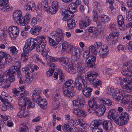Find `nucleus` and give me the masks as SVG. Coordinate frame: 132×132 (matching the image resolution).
Masks as SVG:
<instances>
[{
    "label": "nucleus",
    "instance_id": "obj_1",
    "mask_svg": "<svg viewBox=\"0 0 132 132\" xmlns=\"http://www.w3.org/2000/svg\"><path fill=\"white\" fill-rule=\"evenodd\" d=\"M6 72V75L9 77V80L10 82L14 81L15 77L16 76L20 84H22L24 83V80L21 75L20 67L16 65L12 66L9 69L7 70Z\"/></svg>",
    "mask_w": 132,
    "mask_h": 132
},
{
    "label": "nucleus",
    "instance_id": "obj_2",
    "mask_svg": "<svg viewBox=\"0 0 132 132\" xmlns=\"http://www.w3.org/2000/svg\"><path fill=\"white\" fill-rule=\"evenodd\" d=\"M87 108L89 113H91V110H93L98 116L103 115L106 110L104 105L102 104L99 106L97 105V102L93 98H92L88 101Z\"/></svg>",
    "mask_w": 132,
    "mask_h": 132
},
{
    "label": "nucleus",
    "instance_id": "obj_3",
    "mask_svg": "<svg viewBox=\"0 0 132 132\" xmlns=\"http://www.w3.org/2000/svg\"><path fill=\"white\" fill-rule=\"evenodd\" d=\"M37 39H28L26 42L23 50L26 51L28 53L29 51H31L33 50L38 44H42L45 42L46 43L45 40V37L43 36H40L37 37Z\"/></svg>",
    "mask_w": 132,
    "mask_h": 132
},
{
    "label": "nucleus",
    "instance_id": "obj_4",
    "mask_svg": "<svg viewBox=\"0 0 132 132\" xmlns=\"http://www.w3.org/2000/svg\"><path fill=\"white\" fill-rule=\"evenodd\" d=\"M98 76L96 72H88L85 74V77L86 79L92 84L93 87L98 88L100 90L102 89V83L100 80L96 78Z\"/></svg>",
    "mask_w": 132,
    "mask_h": 132
},
{
    "label": "nucleus",
    "instance_id": "obj_5",
    "mask_svg": "<svg viewBox=\"0 0 132 132\" xmlns=\"http://www.w3.org/2000/svg\"><path fill=\"white\" fill-rule=\"evenodd\" d=\"M109 27L112 31H115L116 30V26L115 24H110ZM119 34L118 32H117L113 31L110 33L106 38L107 43L111 45L115 44L119 40Z\"/></svg>",
    "mask_w": 132,
    "mask_h": 132
},
{
    "label": "nucleus",
    "instance_id": "obj_6",
    "mask_svg": "<svg viewBox=\"0 0 132 132\" xmlns=\"http://www.w3.org/2000/svg\"><path fill=\"white\" fill-rule=\"evenodd\" d=\"M95 5L96 6V10H93V20L96 22L99 19L101 20V22L103 23H105L109 20V18L108 16L105 15H100L98 17L97 12H101L102 11V9L100 7V5L98 3H96Z\"/></svg>",
    "mask_w": 132,
    "mask_h": 132
},
{
    "label": "nucleus",
    "instance_id": "obj_7",
    "mask_svg": "<svg viewBox=\"0 0 132 132\" xmlns=\"http://www.w3.org/2000/svg\"><path fill=\"white\" fill-rule=\"evenodd\" d=\"M18 104L20 107V109L22 110H25L26 109V106L28 105L27 109H29L31 107V103L28 98H20L18 100Z\"/></svg>",
    "mask_w": 132,
    "mask_h": 132
},
{
    "label": "nucleus",
    "instance_id": "obj_8",
    "mask_svg": "<svg viewBox=\"0 0 132 132\" xmlns=\"http://www.w3.org/2000/svg\"><path fill=\"white\" fill-rule=\"evenodd\" d=\"M73 86H70L64 84L63 85V93L64 95L68 97L73 96L75 92L72 90Z\"/></svg>",
    "mask_w": 132,
    "mask_h": 132
},
{
    "label": "nucleus",
    "instance_id": "obj_9",
    "mask_svg": "<svg viewBox=\"0 0 132 132\" xmlns=\"http://www.w3.org/2000/svg\"><path fill=\"white\" fill-rule=\"evenodd\" d=\"M97 52L93 46H90L89 48V51H85L83 53V56L86 60H88L92 56H94L97 55Z\"/></svg>",
    "mask_w": 132,
    "mask_h": 132
},
{
    "label": "nucleus",
    "instance_id": "obj_10",
    "mask_svg": "<svg viewBox=\"0 0 132 132\" xmlns=\"http://www.w3.org/2000/svg\"><path fill=\"white\" fill-rule=\"evenodd\" d=\"M108 91L107 93L111 95L113 98L116 100H119L120 98L119 97V96H120V94L121 90L120 89H117L115 90L112 88H108Z\"/></svg>",
    "mask_w": 132,
    "mask_h": 132
},
{
    "label": "nucleus",
    "instance_id": "obj_11",
    "mask_svg": "<svg viewBox=\"0 0 132 132\" xmlns=\"http://www.w3.org/2000/svg\"><path fill=\"white\" fill-rule=\"evenodd\" d=\"M120 84L121 87L127 92H132V84H129L126 78L121 80Z\"/></svg>",
    "mask_w": 132,
    "mask_h": 132
},
{
    "label": "nucleus",
    "instance_id": "obj_12",
    "mask_svg": "<svg viewBox=\"0 0 132 132\" xmlns=\"http://www.w3.org/2000/svg\"><path fill=\"white\" fill-rule=\"evenodd\" d=\"M22 70L25 73L27 79H28L29 81L31 82L33 80L32 77L34 69L28 66L22 68Z\"/></svg>",
    "mask_w": 132,
    "mask_h": 132
},
{
    "label": "nucleus",
    "instance_id": "obj_13",
    "mask_svg": "<svg viewBox=\"0 0 132 132\" xmlns=\"http://www.w3.org/2000/svg\"><path fill=\"white\" fill-rule=\"evenodd\" d=\"M14 20L17 23L21 24L23 22V16L22 15V12L20 10L15 11L13 14Z\"/></svg>",
    "mask_w": 132,
    "mask_h": 132
},
{
    "label": "nucleus",
    "instance_id": "obj_14",
    "mask_svg": "<svg viewBox=\"0 0 132 132\" xmlns=\"http://www.w3.org/2000/svg\"><path fill=\"white\" fill-rule=\"evenodd\" d=\"M121 95L119 97L120 98V100H121L123 104H126L130 101H132V95H125L123 92L122 91L120 92Z\"/></svg>",
    "mask_w": 132,
    "mask_h": 132
},
{
    "label": "nucleus",
    "instance_id": "obj_15",
    "mask_svg": "<svg viewBox=\"0 0 132 132\" xmlns=\"http://www.w3.org/2000/svg\"><path fill=\"white\" fill-rule=\"evenodd\" d=\"M71 52V58L74 61H77L79 59L80 55V49L77 47H73L72 49Z\"/></svg>",
    "mask_w": 132,
    "mask_h": 132
},
{
    "label": "nucleus",
    "instance_id": "obj_16",
    "mask_svg": "<svg viewBox=\"0 0 132 132\" xmlns=\"http://www.w3.org/2000/svg\"><path fill=\"white\" fill-rule=\"evenodd\" d=\"M9 33L11 38H16L19 33V29L17 26L10 27L9 28Z\"/></svg>",
    "mask_w": 132,
    "mask_h": 132
},
{
    "label": "nucleus",
    "instance_id": "obj_17",
    "mask_svg": "<svg viewBox=\"0 0 132 132\" xmlns=\"http://www.w3.org/2000/svg\"><path fill=\"white\" fill-rule=\"evenodd\" d=\"M74 84L76 88L79 90H82L84 87L87 86L85 80L84 79H82L81 82L78 79H76Z\"/></svg>",
    "mask_w": 132,
    "mask_h": 132
},
{
    "label": "nucleus",
    "instance_id": "obj_18",
    "mask_svg": "<svg viewBox=\"0 0 132 132\" xmlns=\"http://www.w3.org/2000/svg\"><path fill=\"white\" fill-rule=\"evenodd\" d=\"M128 61L123 64V66L125 67L128 66V67L127 69L123 70L121 73L123 75L125 76H132V65H125L124 64L126 63H128Z\"/></svg>",
    "mask_w": 132,
    "mask_h": 132
},
{
    "label": "nucleus",
    "instance_id": "obj_19",
    "mask_svg": "<svg viewBox=\"0 0 132 132\" xmlns=\"http://www.w3.org/2000/svg\"><path fill=\"white\" fill-rule=\"evenodd\" d=\"M88 60H86L87 66V67L95 68H96V65L95 64V62L96 61V57L95 56H92Z\"/></svg>",
    "mask_w": 132,
    "mask_h": 132
},
{
    "label": "nucleus",
    "instance_id": "obj_20",
    "mask_svg": "<svg viewBox=\"0 0 132 132\" xmlns=\"http://www.w3.org/2000/svg\"><path fill=\"white\" fill-rule=\"evenodd\" d=\"M62 43H59L60 47L62 46V51H65L67 53H69L71 51L73 47V46L70 45L69 43L67 42H65L63 44Z\"/></svg>",
    "mask_w": 132,
    "mask_h": 132
},
{
    "label": "nucleus",
    "instance_id": "obj_21",
    "mask_svg": "<svg viewBox=\"0 0 132 132\" xmlns=\"http://www.w3.org/2000/svg\"><path fill=\"white\" fill-rule=\"evenodd\" d=\"M80 109L75 110L73 111V113L77 116V123H78L81 126H83L85 127L86 125L84 122L83 120L80 119L79 117V113Z\"/></svg>",
    "mask_w": 132,
    "mask_h": 132
},
{
    "label": "nucleus",
    "instance_id": "obj_22",
    "mask_svg": "<svg viewBox=\"0 0 132 132\" xmlns=\"http://www.w3.org/2000/svg\"><path fill=\"white\" fill-rule=\"evenodd\" d=\"M117 20L119 29L121 30H124L125 28L124 24V20L121 15H119L117 17Z\"/></svg>",
    "mask_w": 132,
    "mask_h": 132
},
{
    "label": "nucleus",
    "instance_id": "obj_23",
    "mask_svg": "<svg viewBox=\"0 0 132 132\" xmlns=\"http://www.w3.org/2000/svg\"><path fill=\"white\" fill-rule=\"evenodd\" d=\"M109 51L108 46L107 45L104 46L103 48L99 50L98 54L100 56L104 58L107 56Z\"/></svg>",
    "mask_w": 132,
    "mask_h": 132
},
{
    "label": "nucleus",
    "instance_id": "obj_24",
    "mask_svg": "<svg viewBox=\"0 0 132 132\" xmlns=\"http://www.w3.org/2000/svg\"><path fill=\"white\" fill-rule=\"evenodd\" d=\"M113 119L115 123L119 125H123L126 123L121 117L117 114H115Z\"/></svg>",
    "mask_w": 132,
    "mask_h": 132
},
{
    "label": "nucleus",
    "instance_id": "obj_25",
    "mask_svg": "<svg viewBox=\"0 0 132 132\" xmlns=\"http://www.w3.org/2000/svg\"><path fill=\"white\" fill-rule=\"evenodd\" d=\"M68 59L66 57H62L59 58L58 61L60 62H61V64L64 69H66L68 67L69 62Z\"/></svg>",
    "mask_w": 132,
    "mask_h": 132
},
{
    "label": "nucleus",
    "instance_id": "obj_26",
    "mask_svg": "<svg viewBox=\"0 0 132 132\" xmlns=\"http://www.w3.org/2000/svg\"><path fill=\"white\" fill-rule=\"evenodd\" d=\"M101 125L102 126L103 129L105 130L111 129V128L112 127V124L111 122L105 120L101 121Z\"/></svg>",
    "mask_w": 132,
    "mask_h": 132
},
{
    "label": "nucleus",
    "instance_id": "obj_27",
    "mask_svg": "<svg viewBox=\"0 0 132 132\" xmlns=\"http://www.w3.org/2000/svg\"><path fill=\"white\" fill-rule=\"evenodd\" d=\"M36 100L37 103L40 106L41 108L44 109H46L47 103L46 101L40 97Z\"/></svg>",
    "mask_w": 132,
    "mask_h": 132
},
{
    "label": "nucleus",
    "instance_id": "obj_28",
    "mask_svg": "<svg viewBox=\"0 0 132 132\" xmlns=\"http://www.w3.org/2000/svg\"><path fill=\"white\" fill-rule=\"evenodd\" d=\"M52 2L51 8H50L49 11L51 14H55L58 10V3L56 1H54Z\"/></svg>",
    "mask_w": 132,
    "mask_h": 132
},
{
    "label": "nucleus",
    "instance_id": "obj_29",
    "mask_svg": "<svg viewBox=\"0 0 132 132\" xmlns=\"http://www.w3.org/2000/svg\"><path fill=\"white\" fill-rule=\"evenodd\" d=\"M42 28L38 26H34L30 29L31 34L34 35H38L40 31Z\"/></svg>",
    "mask_w": 132,
    "mask_h": 132
},
{
    "label": "nucleus",
    "instance_id": "obj_30",
    "mask_svg": "<svg viewBox=\"0 0 132 132\" xmlns=\"http://www.w3.org/2000/svg\"><path fill=\"white\" fill-rule=\"evenodd\" d=\"M101 120L100 119L95 120L92 121L90 124V127L91 128H95L99 127L101 124Z\"/></svg>",
    "mask_w": 132,
    "mask_h": 132
},
{
    "label": "nucleus",
    "instance_id": "obj_31",
    "mask_svg": "<svg viewBox=\"0 0 132 132\" xmlns=\"http://www.w3.org/2000/svg\"><path fill=\"white\" fill-rule=\"evenodd\" d=\"M41 91L37 88H36L33 91L32 97V100L35 101L36 100L40 97V95Z\"/></svg>",
    "mask_w": 132,
    "mask_h": 132
},
{
    "label": "nucleus",
    "instance_id": "obj_32",
    "mask_svg": "<svg viewBox=\"0 0 132 132\" xmlns=\"http://www.w3.org/2000/svg\"><path fill=\"white\" fill-rule=\"evenodd\" d=\"M61 98L60 92L59 89L55 90L52 95V99L54 101H58Z\"/></svg>",
    "mask_w": 132,
    "mask_h": 132
},
{
    "label": "nucleus",
    "instance_id": "obj_33",
    "mask_svg": "<svg viewBox=\"0 0 132 132\" xmlns=\"http://www.w3.org/2000/svg\"><path fill=\"white\" fill-rule=\"evenodd\" d=\"M92 91V89L86 86L82 90V92L85 96L88 97H90L91 96V92Z\"/></svg>",
    "mask_w": 132,
    "mask_h": 132
},
{
    "label": "nucleus",
    "instance_id": "obj_34",
    "mask_svg": "<svg viewBox=\"0 0 132 132\" xmlns=\"http://www.w3.org/2000/svg\"><path fill=\"white\" fill-rule=\"evenodd\" d=\"M73 105L79 108H82L85 103V101L84 100H80L77 99L73 100Z\"/></svg>",
    "mask_w": 132,
    "mask_h": 132
},
{
    "label": "nucleus",
    "instance_id": "obj_35",
    "mask_svg": "<svg viewBox=\"0 0 132 132\" xmlns=\"http://www.w3.org/2000/svg\"><path fill=\"white\" fill-rule=\"evenodd\" d=\"M24 88V86H21L17 89L14 88L12 89L13 92L14 94H17L19 93L20 92H23V91L24 92L20 93L21 96L23 97L24 96L25 94Z\"/></svg>",
    "mask_w": 132,
    "mask_h": 132
},
{
    "label": "nucleus",
    "instance_id": "obj_36",
    "mask_svg": "<svg viewBox=\"0 0 132 132\" xmlns=\"http://www.w3.org/2000/svg\"><path fill=\"white\" fill-rule=\"evenodd\" d=\"M35 5L34 3L30 2L24 5V9L27 11L31 10L32 11L34 10Z\"/></svg>",
    "mask_w": 132,
    "mask_h": 132
},
{
    "label": "nucleus",
    "instance_id": "obj_37",
    "mask_svg": "<svg viewBox=\"0 0 132 132\" xmlns=\"http://www.w3.org/2000/svg\"><path fill=\"white\" fill-rule=\"evenodd\" d=\"M58 32V34L56 37L55 38L56 42L59 44V42H60V43H62V42L63 40L64 34L62 33L61 30H59Z\"/></svg>",
    "mask_w": 132,
    "mask_h": 132
},
{
    "label": "nucleus",
    "instance_id": "obj_38",
    "mask_svg": "<svg viewBox=\"0 0 132 132\" xmlns=\"http://www.w3.org/2000/svg\"><path fill=\"white\" fill-rule=\"evenodd\" d=\"M1 101L3 102H4L5 106H3L1 108V110L2 111H5L6 110V108H8L10 110H11L13 108L12 106H11L9 102H4V100L2 98L0 99Z\"/></svg>",
    "mask_w": 132,
    "mask_h": 132
},
{
    "label": "nucleus",
    "instance_id": "obj_39",
    "mask_svg": "<svg viewBox=\"0 0 132 132\" xmlns=\"http://www.w3.org/2000/svg\"><path fill=\"white\" fill-rule=\"evenodd\" d=\"M76 66L77 69V71L79 74H82L85 72V70L82 67L81 63L80 62L77 63Z\"/></svg>",
    "mask_w": 132,
    "mask_h": 132
},
{
    "label": "nucleus",
    "instance_id": "obj_40",
    "mask_svg": "<svg viewBox=\"0 0 132 132\" xmlns=\"http://www.w3.org/2000/svg\"><path fill=\"white\" fill-rule=\"evenodd\" d=\"M67 22V25L69 29H72L75 27L76 25L75 20H73L71 19H68Z\"/></svg>",
    "mask_w": 132,
    "mask_h": 132
},
{
    "label": "nucleus",
    "instance_id": "obj_41",
    "mask_svg": "<svg viewBox=\"0 0 132 132\" xmlns=\"http://www.w3.org/2000/svg\"><path fill=\"white\" fill-rule=\"evenodd\" d=\"M38 45L36 48V51L37 52H41L44 50L45 48V46L46 45V43L45 42L42 44H38Z\"/></svg>",
    "mask_w": 132,
    "mask_h": 132
},
{
    "label": "nucleus",
    "instance_id": "obj_42",
    "mask_svg": "<svg viewBox=\"0 0 132 132\" xmlns=\"http://www.w3.org/2000/svg\"><path fill=\"white\" fill-rule=\"evenodd\" d=\"M49 3L47 1L43 0L41 3V6L43 8L44 10L47 12H48L50 11V8L48 6V4Z\"/></svg>",
    "mask_w": 132,
    "mask_h": 132
},
{
    "label": "nucleus",
    "instance_id": "obj_43",
    "mask_svg": "<svg viewBox=\"0 0 132 132\" xmlns=\"http://www.w3.org/2000/svg\"><path fill=\"white\" fill-rule=\"evenodd\" d=\"M58 75L59 76V80H61L62 82H63L64 80V76L62 71H59L58 73L56 72L54 73V78H55L56 79H57L58 77Z\"/></svg>",
    "mask_w": 132,
    "mask_h": 132
},
{
    "label": "nucleus",
    "instance_id": "obj_44",
    "mask_svg": "<svg viewBox=\"0 0 132 132\" xmlns=\"http://www.w3.org/2000/svg\"><path fill=\"white\" fill-rule=\"evenodd\" d=\"M31 18V16L29 14H26L25 17L23 16V19H24L23 22H22V23H21V25H25L26 23H28L30 21Z\"/></svg>",
    "mask_w": 132,
    "mask_h": 132
},
{
    "label": "nucleus",
    "instance_id": "obj_45",
    "mask_svg": "<svg viewBox=\"0 0 132 132\" xmlns=\"http://www.w3.org/2000/svg\"><path fill=\"white\" fill-rule=\"evenodd\" d=\"M49 42L50 45L53 47L54 48H56L60 47V45L58 43H55V41L50 37H49Z\"/></svg>",
    "mask_w": 132,
    "mask_h": 132
},
{
    "label": "nucleus",
    "instance_id": "obj_46",
    "mask_svg": "<svg viewBox=\"0 0 132 132\" xmlns=\"http://www.w3.org/2000/svg\"><path fill=\"white\" fill-rule=\"evenodd\" d=\"M5 53L3 52H0V67L4 66V62L5 60Z\"/></svg>",
    "mask_w": 132,
    "mask_h": 132
},
{
    "label": "nucleus",
    "instance_id": "obj_47",
    "mask_svg": "<svg viewBox=\"0 0 132 132\" xmlns=\"http://www.w3.org/2000/svg\"><path fill=\"white\" fill-rule=\"evenodd\" d=\"M68 65V67L66 69H64L65 70L68 72L69 73L72 74H74L76 72V71L72 65H70L69 64Z\"/></svg>",
    "mask_w": 132,
    "mask_h": 132
},
{
    "label": "nucleus",
    "instance_id": "obj_48",
    "mask_svg": "<svg viewBox=\"0 0 132 132\" xmlns=\"http://www.w3.org/2000/svg\"><path fill=\"white\" fill-rule=\"evenodd\" d=\"M120 116L122 118V120L125 123H127L129 120L128 115V113L125 112H122Z\"/></svg>",
    "mask_w": 132,
    "mask_h": 132
},
{
    "label": "nucleus",
    "instance_id": "obj_49",
    "mask_svg": "<svg viewBox=\"0 0 132 132\" xmlns=\"http://www.w3.org/2000/svg\"><path fill=\"white\" fill-rule=\"evenodd\" d=\"M20 128L19 129L20 132H28V127L23 123H22L20 125Z\"/></svg>",
    "mask_w": 132,
    "mask_h": 132
},
{
    "label": "nucleus",
    "instance_id": "obj_50",
    "mask_svg": "<svg viewBox=\"0 0 132 132\" xmlns=\"http://www.w3.org/2000/svg\"><path fill=\"white\" fill-rule=\"evenodd\" d=\"M62 128L64 132H73V128L70 127L68 125L64 124Z\"/></svg>",
    "mask_w": 132,
    "mask_h": 132
},
{
    "label": "nucleus",
    "instance_id": "obj_51",
    "mask_svg": "<svg viewBox=\"0 0 132 132\" xmlns=\"http://www.w3.org/2000/svg\"><path fill=\"white\" fill-rule=\"evenodd\" d=\"M116 111L114 109H112L109 111L108 117L109 119H113L114 116L115 114Z\"/></svg>",
    "mask_w": 132,
    "mask_h": 132
},
{
    "label": "nucleus",
    "instance_id": "obj_52",
    "mask_svg": "<svg viewBox=\"0 0 132 132\" xmlns=\"http://www.w3.org/2000/svg\"><path fill=\"white\" fill-rule=\"evenodd\" d=\"M5 60L4 62V65L5 64L10 63L12 61L11 57L9 54H5Z\"/></svg>",
    "mask_w": 132,
    "mask_h": 132
},
{
    "label": "nucleus",
    "instance_id": "obj_53",
    "mask_svg": "<svg viewBox=\"0 0 132 132\" xmlns=\"http://www.w3.org/2000/svg\"><path fill=\"white\" fill-rule=\"evenodd\" d=\"M3 76H1L0 77V85H5V86L4 87L5 88H8V86H7L6 84L7 82L6 80L4 79Z\"/></svg>",
    "mask_w": 132,
    "mask_h": 132
},
{
    "label": "nucleus",
    "instance_id": "obj_54",
    "mask_svg": "<svg viewBox=\"0 0 132 132\" xmlns=\"http://www.w3.org/2000/svg\"><path fill=\"white\" fill-rule=\"evenodd\" d=\"M101 101L104 104L108 106H110L112 104V101L110 100L107 98L102 99Z\"/></svg>",
    "mask_w": 132,
    "mask_h": 132
},
{
    "label": "nucleus",
    "instance_id": "obj_55",
    "mask_svg": "<svg viewBox=\"0 0 132 132\" xmlns=\"http://www.w3.org/2000/svg\"><path fill=\"white\" fill-rule=\"evenodd\" d=\"M86 22L84 20H81L79 22V26L80 28L81 29H84L86 27L88 26V25L86 24Z\"/></svg>",
    "mask_w": 132,
    "mask_h": 132
},
{
    "label": "nucleus",
    "instance_id": "obj_56",
    "mask_svg": "<svg viewBox=\"0 0 132 132\" xmlns=\"http://www.w3.org/2000/svg\"><path fill=\"white\" fill-rule=\"evenodd\" d=\"M102 44L101 42H96V43L95 44V46H94L95 49L97 51V52L98 50L96 49H98L100 48H101L102 47Z\"/></svg>",
    "mask_w": 132,
    "mask_h": 132
},
{
    "label": "nucleus",
    "instance_id": "obj_57",
    "mask_svg": "<svg viewBox=\"0 0 132 132\" xmlns=\"http://www.w3.org/2000/svg\"><path fill=\"white\" fill-rule=\"evenodd\" d=\"M117 49L120 52H124L126 50L125 47L124 45H118Z\"/></svg>",
    "mask_w": 132,
    "mask_h": 132
},
{
    "label": "nucleus",
    "instance_id": "obj_58",
    "mask_svg": "<svg viewBox=\"0 0 132 132\" xmlns=\"http://www.w3.org/2000/svg\"><path fill=\"white\" fill-rule=\"evenodd\" d=\"M99 32L98 29L96 28H95V31L92 33V37L93 38H97L99 35Z\"/></svg>",
    "mask_w": 132,
    "mask_h": 132
},
{
    "label": "nucleus",
    "instance_id": "obj_59",
    "mask_svg": "<svg viewBox=\"0 0 132 132\" xmlns=\"http://www.w3.org/2000/svg\"><path fill=\"white\" fill-rule=\"evenodd\" d=\"M12 54H16L18 52V50L15 46H12L9 48Z\"/></svg>",
    "mask_w": 132,
    "mask_h": 132
},
{
    "label": "nucleus",
    "instance_id": "obj_60",
    "mask_svg": "<svg viewBox=\"0 0 132 132\" xmlns=\"http://www.w3.org/2000/svg\"><path fill=\"white\" fill-rule=\"evenodd\" d=\"M70 13V11L66 10L64 11V15L63 18V20L65 21H66L69 19V18H67L68 14Z\"/></svg>",
    "mask_w": 132,
    "mask_h": 132
},
{
    "label": "nucleus",
    "instance_id": "obj_61",
    "mask_svg": "<svg viewBox=\"0 0 132 132\" xmlns=\"http://www.w3.org/2000/svg\"><path fill=\"white\" fill-rule=\"evenodd\" d=\"M69 9L76 10L77 9V6L76 4L73 2L71 3L69 5Z\"/></svg>",
    "mask_w": 132,
    "mask_h": 132
},
{
    "label": "nucleus",
    "instance_id": "obj_62",
    "mask_svg": "<svg viewBox=\"0 0 132 132\" xmlns=\"http://www.w3.org/2000/svg\"><path fill=\"white\" fill-rule=\"evenodd\" d=\"M59 30H57L56 31H52L51 34L52 37H53L55 38L56 37L58 34V32Z\"/></svg>",
    "mask_w": 132,
    "mask_h": 132
},
{
    "label": "nucleus",
    "instance_id": "obj_63",
    "mask_svg": "<svg viewBox=\"0 0 132 132\" xmlns=\"http://www.w3.org/2000/svg\"><path fill=\"white\" fill-rule=\"evenodd\" d=\"M112 72V70L110 69H107L106 71L105 72L104 74L107 77H110V75L111 74Z\"/></svg>",
    "mask_w": 132,
    "mask_h": 132
},
{
    "label": "nucleus",
    "instance_id": "obj_64",
    "mask_svg": "<svg viewBox=\"0 0 132 132\" xmlns=\"http://www.w3.org/2000/svg\"><path fill=\"white\" fill-rule=\"evenodd\" d=\"M84 20V21L86 22L87 25H89L91 24V20L89 19V18L88 16H85L84 18V20Z\"/></svg>",
    "mask_w": 132,
    "mask_h": 132
}]
</instances>
